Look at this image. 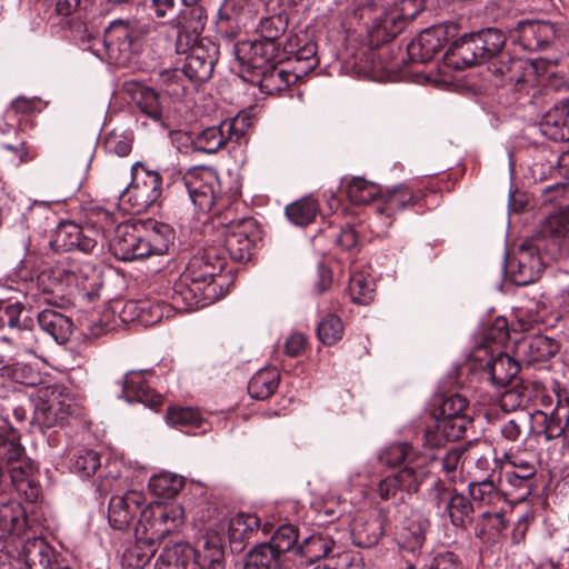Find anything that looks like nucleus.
I'll return each instance as SVG.
<instances>
[{"label":"nucleus","mask_w":569,"mask_h":569,"mask_svg":"<svg viewBox=\"0 0 569 569\" xmlns=\"http://www.w3.org/2000/svg\"><path fill=\"white\" fill-rule=\"evenodd\" d=\"M223 246H210L199 250L188 262L184 271L173 284L172 299L186 310L204 305L206 289L213 282L227 263Z\"/></svg>","instance_id":"1"},{"label":"nucleus","mask_w":569,"mask_h":569,"mask_svg":"<svg viewBox=\"0 0 569 569\" xmlns=\"http://www.w3.org/2000/svg\"><path fill=\"white\" fill-rule=\"evenodd\" d=\"M506 44L505 33L497 28H486L477 32L465 33L452 41L443 60L447 66L463 69L487 62L502 52Z\"/></svg>","instance_id":"2"},{"label":"nucleus","mask_w":569,"mask_h":569,"mask_svg":"<svg viewBox=\"0 0 569 569\" xmlns=\"http://www.w3.org/2000/svg\"><path fill=\"white\" fill-rule=\"evenodd\" d=\"M347 11L349 16L363 21L373 46L391 41L415 19L413 11L401 13L393 7L385 9L378 7L373 0H352Z\"/></svg>","instance_id":"3"},{"label":"nucleus","mask_w":569,"mask_h":569,"mask_svg":"<svg viewBox=\"0 0 569 569\" xmlns=\"http://www.w3.org/2000/svg\"><path fill=\"white\" fill-rule=\"evenodd\" d=\"M184 522L183 508L178 503L154 502L144 506L136 533L143 535L150 546L178 531ZM142 539V537L140 538Z\"/></svg>","instance_id":"4"},{"label":"nucleus","mask_w":569,"mask_h":569,"mask_svg":"<svg viewBox=\"0 0 569 569\" xmlns=\"http://www.w3.org/2000/svg\"><path fill=\"white\" fill-rule=\"evenodd\" d=\"M151 24L136 18L116 19L104 29L103 43L110 58L123 63L137 52Z\"/></svg>","instance_id":"5"},{"label":"nucleus","mask_w":569,"mask_h":569,"mask_svg":"<svg viewBox=\"0 0 569 569\" xmlns=\"http://www.w3.org/2000/svg\"><path fill=\"white\" fill-rule=\"evenodd\" d=\"M144 7L150 17L161 24H168L173 28H182L200 32L204 28L207 20L206 12L202 7L194 6L186 13L181 14L183 3L181 0H144Z\"/></svg>","instance_id":"6"},{"label":"nucleus","mask_w":569,"mask_h":569,"mask_svg":"<svg viewBox=\"0 0 569 569\" xmlns=\"http://www.w3.org/2000/svg\"><path fill=\"white\" fill-rule=\"evenodd\" d=\"M132 182L123 191L122 198L131 204L136 213L143 212L153 206L162 193V178L158 171L147 169L137 162L131 169Z\"/></svg>","instance_id":"7"},{"label":"nucleus","mask_w":569,"mask_h":569,"mask_svg":"<svg viewBox=\"0 0 569 569\" xmlns=\"http://www.w3.org/2000/svg\"><path fill=\"white\" fill-rule=\"evenodd\" d=\"M459 24L453 21L427 28L408 44V57L411 61L428 62L433 59L447 42L455 41L459 36Z\"/></svg>","instance_id":"8"},{"label":"nucleus","mask_w":569,"mask_h":569,"mask_svg":"<svg viewBox=\"0 0 569 569\" xmlns=\"http://www.w3.org/2000/svg\"><path fill=\"white\" fill-rule=\"evenodd\" d=\"M262 232L253 218H242L231 222L223 240V248L236 262H247L251 259Z\"/></svg>","instance_id":"9"},{"label":"nucleus","mask_w":569,"mask_h":569,"mask_svg":"<svg viewBox=\"0 0 569 569\" xmlns=\"http://www.w3.org/2000/svg\"><path fill=\"white\" fill-rule=\"evenodd\" d=\"M280 43L261 39L241 41L236 47V54L239 62L247 68L253 79L260 71L282 59L280 58Z\"/></svg>","instance_id":"10"},{"label":"nucleus","mask_w":569,"mask_h":569,"mask_svg":"<svg viewBox=\"0 0 569 569\" xmlns=\"http://www.w3.org/2000/svg\"><path fill=\"white\" fill-rule=\"evenodd\" d=\"M401 532L399 546L401 549L417 553L426 542V533L430 528L428 516L420 509L403 505L398 510Z\"/></svg>","instance_id":"11"},{"label":"nucleus","mask_w":569,"mask_h":569,"mask_svg":"<svg viewBox=\"0 0 569 569\" xmlns=\"http://www.w3.org/2000/svg\"><path fill=\"white\" fill-rule=\"evenodd\" d=\"M569 231V206L549 214L540 227L539 233L530 240L541 241L545 256L552 259L561 254L565 237Z\"/></svg>","instance_id":"12"},{"label":"nucleus","mask_w":569,"mask_h":569,"mask_svg":"<svg viewBox=\"0 0 569 569\" xmlns=\"http://www.w3.org/2000/svg\"><path fill=\"white\" fill-rule=\"evenodd\" d=\"M423 196L407 184H398L380 194L375 204L376 212L390 226L399 212L420 206Z\"/></svg>","instance_id":"13"},{"label":"nucleus","mask_w":569,"mask_h":569,"mask_svg":"<svg viewBox=\"0 0 569 569\" xmlns=\"http://www.w3.org/2000/svg\"><path fill=\"white\" fill-rule=\"evenodd\" d=\"M143 231L131 223H121L116 228L109 249L120 261H133L147 258Z\"/></svg>","instance_id":"14"},{"label":"nucleus","mask_w":569,"mask_h":569,"mask_svg":"<svg viewBox=\"0 0 569 569\" xmlns=\"http://www.w3.org/2000/svg\"><path fill=\"white\" fill-rule=\"evenodd\" d=\"M543 254L541 241L525 240L519 247L517 269L511 272L513 283L527 286L535 282L545 264Z\"/></svg>","instance_id":"15"},{"label":"nucleus","mask_w":569,"mask_h":569,"mask_svg":"<svg viewBox=\"0 0 569 569\" xmlns=\"http://www.w3.org/2000/svg\"><path fill=\"white\" fill-rule=\"evenodd\" d=\"M146 498L141 491L130 490L122 496H114L109 501L108 520L117 530L127 529L144 508Z\"/></svg>","instance_id":"16"},{"label":"nucleus","mask_w":569,"mask_h":569,"mask_svg":"<svg viewBox=\"0 0 569 569\" xmlns=\"http://www.w3.org/2000/svg\"><path fill=\"white\" fill-rule=\"evenodd\" d=\"M492 72L501 76L503 82L520 94H529L530 90L535 89L537 70L530 61L509 58L507 61H500L499 66L495 64Z\"/></svg>","instance_id":"17"},{"label":"nucleus","mask_w":569,"mask_h":569,"mask_svg":"<svg viewBox=\"0 0 569 569\" xmlns=\"http://www.w3.org/2000/svg\"><path fill=\"white\" fill-rule=\"evenodd\" d=\"M559 350V341L545 335L525 337L517 345L522 361L533 368L545 367Z\"/></svg>","instance_id":"18"},{"label":"nucleus","mask_w":569,"mask_h":569,"mask_svg":"<svg viewBox=\"0 0 569 569\" xmlns=\"http://www.w3.org/2000/svg\"><path fill=\"white\" fill-rule=\"evenodd\" d=\"M217 59L218 49L216 44L208 41L206 47L201 41L190 49L181 68L190 83L204 82L211 78Z\"/></svg>","instance_id":"19"},{"label":"nucleus","mask_w":569,"mask_h":569,"mask_svg":"<svg viewBox=\"0 0 569 569\" xmlns=\"http://www.w3.org/2000/svg\"><path fill=\"white\" fill-rule=\"evenodd\" d=\"M90 273H94V270L88 264L79 266L72 261H62L43 270L39 276V281L41 283H44L46 280L52 281L49 287H44L43 290L47 292H53L54 287L62 284L87 289L86 282L89 280Z\"/></svg>","instance_id":"20"},{"label":"nucleus","mask_w":569,"mask_h":569,"mask_svg":"<svg viewBox=\"0 0 569 569\" xmlns=\"http://www.w3.org/2000/svg\"><path fill=\"white\" fill-rule=\"evenodd\" d=\"M516 40L528 51L548 48L557 38L558 29L549 21H519L516 28Z\"/></svg>","instance_id":"21"},{"label":"nucleus","mask_w":569,"mask_h":569,"mask_svg":"<svg viewBox=\"0 0 569 569\" xmlns=\"http://www.w3.org/2000/svg\"><path fill=\"white\" fill-rule=\"evenodd\" d=\"M152 373V369L132 370L126 373L122 395L128 402H141L150 408L161 403V396L146 383V377Z\"/></svg>","instance_id":"22"},{"label":"nucleus","mask_w":569,"mask_h":569,"mask_svg":"<svg viewBox=\"0 0 569 569\" xmlns=\"http://www.w3.org/2000/svg\"><path fill=\"white\" fill-rule=\"evenodd\" d=\"M242 133L234 128V121H222L218 126L203 129L198 133L196 151L212 154L220 150L228 141H238Z\"/></svg>","instance_id":"23"},{"label":"nucleus","mask_w":569,"mask_h":569,"mask_svg":"<svg viewBox=\"0 0 569 569\" xmlns=\"http://www.w3.org/2000/svg\"><path fill=\"white\" fill-rule=\"evenodd\" d=\"M519 372V363L509 355L499 352L491 357L481 372V378L489 381L497 389L510 385Z\"/></svg>","instance_id":"24"},{"label":"nucleus","mask_w":569,"mask_h":569,"mask_svg":"<svg viewBox=\"0 0 569 569\" xmlns=\"http://www.w3.org/2000/svg\"><path fill=\"white\" fill-rule=\"evenodd\" d=\"M20 558L26 569H71L54 558L52 549L41 538L28 539L22 547Z\"/></svg>","instance_id":"25"},{"label":"nucleus","mask_w":569,"mask_h":569,"mask_svg":"<svg viewBox=\"0 0 569 569\" xmlns=\"http://www.w3.org/2000/svg\"><path fill=\"white\" fill-rule=\"evenodd\" d=\"M260 528V519L253 513L240 512L232 517L228 523V538L233 551L240 552L250 542Z\"/></svg>","instance_id":"26"},{"label":"nucleus","mask_w":569,"mask_h":569,"mask_svg":"<svg viewBox=\"0 0 569 569\" xmlns=\"http://www.w3.org/2000/svg\"><path fill=\"white\" fill-rule=\"evenodd\" d=\"M466 420H455L451 425L446 420L433 419L432 425L428 426L423 435V445L429 448H440L449 441L461 439L466 432Z\"/></svg>","instance_id":"27"},{"label":"nucleus","mask_w":569,"mask_h":569,"mask_svg":"<svg viewBox=\"0 0 569 569\" xmlns=\"http://www.w3.org/2000/svg\"><path fill=\"white\" fill-rule=\"evenodd\" d=\"M40 329L58 345L66 343L73 330L72 320L58 310L47 308L38 313Z\"/></svg>","instance_id":"28"},{"label":"nucleus","mask_w":569,"mask_h":569,"mask_svg":"<svg viewBox=\"0 0 569 569\" xmlns=\"http://www.w3.org/2000/svg\"><path fill=\"white\" fill-rule=\"evenodd\" d=\"M299 78L296 71H289L278 66L277 62L260 71L258 76L251 79L257 82L261 92L274 94L288 88Z\"/></svg>","instance_id":"29"},{"label":"nucleus","mask_w":569,"mask_h":569,"mask_svg":"<svg viewBox=\"0 0 569 569\" xmlns=\"http://www.w3.org/2000/svg\"><path fill=\"white\" fill-rule=\"evenodd\" d=\"M539 479L512 472H500L502 493L515 502L526 501L537 490Z\"/></svg>","instance_id":"30"},{"label":"nucleus","mask_w":569,"mask_h":569,"mask_svg":"<svg viewBox=\"0 0 569 569\" xmlns=\"http://www.w3.org/2000/svg\"><path fill=\"white\" fill-rule=\"evenodd\" d=\"M427 461L428 459L420 453L413 459V462H408L395 473L402 491L408 493L419 491L429 476Z\"/></svg>","instance_id":"31"},{"label":"nucleus","mask_w":569,"mask_h":569,"mask_svg":"<svg viewBox=\"0 0 569 569\" xmlns=\"http://www.w3.org/2000/svg\"><path fill=\"white\" fill-rule=\"evenodd\" d=\"M568 100L556 103L551 109L542 113L540 120L541 132L555 141H563L568 138L567 129Z\"/></svg>","instance_id":"32"},{"label":"nucleus","mask_w":569,"mask_h":569,"mask_svg":"<svg viewBox=\"0 0 569 569\" xmlns=\"http://www.w3.org/2000/svg\"><path fill=\"white\" fill-rule=\"evenodd\" d=\"M142 231L147 258L152 254L161 256L168 252L174 239V231L169 224L156 221L150 224L149 229Z\"/></svg>","instance_id":"33"},{"label":"nucleus","mask_w":569,"mask_h":569,"mask_svg":"<svg viewBox=\"0 0 569 569\" xmlns=\"http://www.w3.org/2000/svg\"><path fill=\"white\" fill-rule=\"evenodd\" d=\"M283 54H286L287 60L295 61L297 63L295 71L299 74V77L310 72L319 63L317 57V46L313 42H307L303 46L297 48V43H293L292 39H289L283 44Z\"/></svg>","instance_id":"34"},{"label":"nucleus","mask_w":569,"mask_h":569,"mask_svg":"<svg viewBox=\"0 0 569 569\" xmlns=\"http://www.w3.org/2000/svg\"><path fill=\"white\" fill-rule=\"evenodd\" d=\"M468 400L459 393H451L439 399L437 408L433 410V418L446 420L451 425L456 419L466 420V429L471 425V418L466 413Z\"/></svg>","instance_id":"35"},{"label":"nucleus","mask_w":569,"mask_h":569,"mask_svg":"<svg viewBox=\"0 0 569 569\" xmlns=\"http://www.w3.org/2000/svg\"><path fill=\"white\" fill-rule=\"evenodd\" d=\"M70 406L64 401L53 399L40 401L34 407L33 419L44 428L63 425L70 416Z\"/></svg>","instance_id":"36"},{"label":"nucleus","mask_w":569,"mask_h":569,"mask_svg":"<svg viewBox=\"0 0 569 569\" xmlns=\"http://www.w3.org/2000/svg\"><path fill=\"white\" fill-rule=\"evenodd\" d=\"M282 558L267 542L258 543L247 553L242 569H286Z\"/></svg>","instance_id":"37"},{"label":"nucleus","mask_w":569,"mask_h":569,"mask_svg":"<svg viewBox=\"0 0 569 569\" xmlns=\"http://www.w3.org/2000/svg\"><path fill=\"white\" fill-rule=\"evenodd\" d=\"M192 560H194V549L189 543L176 542L163 549L156 569H188Z\"/></svg>","instance_id":"38"},{"label":"nucleus","mask_w":569,"mask_h":569,"mask_svg":"<svg viewBox=\"0 0 569 569\" xmlns=\"http://www.w3.org/2000/svg\"><path fill=\"white\" fill-rule=\"evenodd\" d=\"M280 373L276 368L257 371L248 382V393L256 400H264L274 393L279 386Z\"/></svg>","instance_id":"39"},{"label":"nucleus","mask_w":569,"mask_h":569,"mask_svg":"<svg viewBox=\"0 0 569 569\" xmlns=\"http://www.w3.org/2000/svg\"><path fill=\"white\" fill-rule=\"evenodd\" d=\"M473 512L475 507L470 498L456 490L440 517L448 518L457 529H466Z\"/></svg>","instance_id":"40"},{"label":"nucleus","mask_w":569,"mask_h":569,"mask_svg":"<svg viewBox=\"0 0 569 569\" xmlns=\"http://www.w3.org/2000/svg\"><path fill=\"white\" fill-rule=\"evenodd\" d=\"M545 436L548 440L561 437L569 431V400L559 399L556 407L543 413Z\"/></svg>","instance_id":"41"},{"label":"nucleus","mask_w":569,"mask_h":569,"mask_svg":"<svg viewBox=\"0 0 569 569\" xmlns=\"http://www.w3.org/2000/svg\"><path fill=\"white\" fill-rule=\"evenodd\" d=\"M24 510L16 501H0V537L18 535L24 527Z\"/></svg>","instance_id":"42"},{"label":"nucleus","mask_w":569,"mask_h":569,"mask_svg":"<svg viewBox=\"0 0 569 569\" xmlns=\"http://www.w3.org/2000/svg\"><path fill=\"white\" fill-rule=\"evenodd\" d=\"M332 549V542L328 541L322 537H308L303 540V542L298 546L293 553L300 558L299 565H309L315 560H320L325 558H331L329 552Z\"/></svg>","instance_id":"43"},{"label":"nucleus","mask_w":569,"mask_h":569,"mask_svg":"<svg viewBox=\"0 0 569 569\" xmlns=\"http://www.w3.org/2000/svg\"><path fill=\"white\" fill-rule=\"evenodd\" d=\"M138 108L152 120H160L162 112L158 93L150 87L132 83L129 88Z\"/></svg>","instance_id":"44"},{"label":"nucleus","mask_w":569,"mask_h":569,"mask_svg":"<svg viewBox=\"0 0 569 569\" xmlns=\"http://www.w3.org/2000/svg\"><path fill=\"white\" fill-rule=\"evenodd\" d=\"M420 452L409 442H396L382 448L378 455V460L386 467L405 466L413 462Z\"/></svg>","instance_id":"45"},{"label":"nucleus","mask_w":569,"mask_h":569,"mask_svg":"<svg viewBox=\"0 0 569 569\" xmlns=\"http://www.w3.org/2000/svg\"><path fill=\"white\" fill-rule=\"evenodd\" d=\"M319 211L318 202L311 197H305L286 207V216L296 226H307L312 222Z\"/></svg>","instance_id":"46"},{"label":"nucleus","mask_w":569,"mask_h":569,"mask_svg":"<svg viewBox=\"0 0 569 569\" xmlns=\"http://www.w3.org/2000/svg\"><path fill=\"white\" fill-rule=\"evenodd\" d=\"M381 193L378 184L360 177H353L347 186V196L355 204H367L376 200Z\"/></svg>","instance_id":"47"},{"label":"nucleus","mask_w":569,"mask_h":569,"mask_svg":"<svg viewBox=\"0 0 569 569\" xmlns=\"http://www.w3.org/2000/svg\"><path fill=\"white\" fill-rule=\"evenodd\" d=\"M468 493L472 503L476 502L482 506L492 505L501 500L503 496L502 488L499 489L490 478L470 482Z\"/></svg>","instance_id":"48"},{"label":"nucleus","mask_w":569,"mask_h":569,"mask_svg":"<svg viewBox=\"0 0 569 569\" xmlns=\"http://www.w3.org/2000/svg\"><path fill=\"white\" fill-rule=\"evenodd\" d=\"M189 79L182 68L164 69L158 74V83L171 97H182L188 90Z\"/></svg>","instance_id":"49"},{"label":"nucleus","mask_w":569,"mask_h":569,"mask_svg":"<svg viewBox=\"0 0 569 569\" xmlns=\"http://www.w3.org/2000/svg\"><path fill=\"white\" fill-rule=\"evenodd\" d=\"M289 26L287 13H278L274 16L262 18L258 24L257 32L263 41L279 43L278 40L286 33Z\"/></svg>","instance_id":"50"},{"label":"nucleus","mask_w":569,"mask_h":569,"mask_svg":"<svg viewBox=\"0 0 569 569\" xmlns=\"http://www.w3.org/2000/svg\"><path fill=\"white\" fill-rule=\"evenodd\" d=\"M182 487L183 478L169 472H161L149 480V489L160 498H173Z\"/></svg>","instance_id":"51"},{"label":"nucleus","mask_w":569,"mask_h":569,"mask_svg":"<svg viewBox=\"0 0 569 569\" xmlns=\"http://www.w3.org/2000/svg\"><path fill=\"white\" fill-rule=\"evenodd\" d=\"M78 239L74 240V249L88 254H99L103 250L104 236L101 230L78 224Z\"/></svg>","instance_id":"52"},{"label":"nucleus","mask_w":569,"mask_h":569,"mask_svg":"<svg viewBox=\"0 0 569 569\" xmlns=\"http://www.w3.org/2000/svg\"><path fill=\"white\" fill-rule=\"evenodd\" d=\"M26 306L22 302H1L0 303V330L4 328L23 329L31 322L29 317H23Z\"/></svg>","instance_id":"53"},{"label":"nucleus","mask_w":569,"mask_h":569,"mask_svg":"<svg viewBox=\"0 0 569 569\" xmlns=\"http://www.w3.org/2000/svg\"><path fill=\"white\" fill-rule=\"evenodd\" d=\"M375 284L370 277L355 272L349 280L348 292L352 302L369 305L373 299Z\"/></svg>","instance_id":"54"},{"label":"nucleus","mask_w":569,"mask_h":569,"mask_svg":"<svg viewBox=\"0 0 569 569\" xmlns=\"http://www.w3.org/2000/svg\"><path fill=\"white\" fill-rule=\"evenodd\" d=\"M194 562L200 569H224V552L221 546L204 541L199 550H194Z\"/></svg>","instance_id":"55"},{"label":"nucleus","mask_w":569,"mask_h":569,"mask_svg":"<svg viewBox=\"0 0 569 569\" xmlns=\"http://www.w3.org/2000/svg\"><path fill=\"white\" fill-rule=\"evenodd\" d=\"M468 525L473 528L475 535L483 539L489 530L500 531L506 528L505 517L501 512L482 511L477 517H471Z\"/></svg>","instance_id":"56"},{"label":"nucleus","mask_w":569,"mask_h":569,"mask_svg":"<svg viewBox=\"0 0 569 569\" xmlns=\"http://www.w3.org/2000/svg\"><path fill=\"white\" fill-rule=\"evenodd\" d=\"M78 224L71 221L61 222L56 228L51 240L50 246L54 251L58 252H67L74 250L76 242L78 238Z\"/></svg>","instance_id":"57"},{"label":"nucleus","mask_w":569,"mask_h":569,"mask_svg":"<svg viewBox=\"0 0 569 569\" xmlns=\"http://www.w3.org/2000/svg\"><path fill=\"white\" fill-rule=\"evenodd\" d=\"M501 466L511 467V469L525 468V470H538L540 460L533 449L518 448L516 450L510 449L503 453Z\"/></svg>","instance_id":"58"},{"label":"nucleus","mask_w":569,"mask_h":569,"mask_svg":"<svg viewBox=\"0 0 569 569\" xmlns=\"http://www.w3.org/2000/svg\"><path fill=\"white\" fill-rule=\"evenodd\" d=\"M100 455L92 449H80L73 456L71 470L81 477H90L100 468Z\"/></svg>","instance_id":"59"},{"label":"nucleus","mask_w":569,"mask_h":569,"mask_svg":"<svg viewBox=\"0 0 569 569\" xmlns=\"http://www.w3.org/2000/svg\"><path fill=\"white\" fill-rule=\"evenodd\" d=\"M299 538L298 529L291 523L280 526L271 537V540L267 542L277 551L281 557L284 553L291 551L297 543Z\"/></svg>","instance_id":"60"},{"label":"nucleus","mask_w":569,"mask_h":569,"mask_svg":"<svg viewBox=\"0 0 569 569\" xmlns=\"http://www.w3.org/2000/svg\"><path fill=\"white\" fill-rule=\"evenodd\" d=\"M343 323L336 315L326 316L317 327L318 339L326 346H332L342 338Z\"/></svg>","instance_id":"61"},{"label":"nucleus","mask_w":569,"mask_h":569,"mask_svg":"<svg viewBox=\"0 0 569 569\" xmlns=\"http://www.w3.org/2000/svg\"><path fill=\"white\" fill-rule=\"evenodd\" d=\"M455 491L453 487L448 486L440 478H437L428 489L429 502L439 511V515L443 513Z\"/></svg>","instance_id":"62"},{"label":"nucleus","mask_w":569,"mask_h":569,"mask_svg":"<svg viewBox=\"0 0 569 569\" xmlns=\"http://www.w3.org/2000/svg\"><path fill=\"white\" fill-rule=\"evenodd\" d=\"M214 177L210 172H200L197 169L189 170L182 178V183L188 191L189 198L200 193L204 188L213 186Z\"/></svg>","instance_id":"63"},{"label":"nucleus","mask_w":569,"mask_h":569,"mask_svg":"<svg viewBox=\"0 0 569 569\" xmlns=\"http://www.w3.org/2000/svg\"><path fill=\"white\" fill-rule=\"evenodd\" d=\"M167 421L173 426H196L201 422L200 412L193 408H169L167 411Z\"/></svg>","instance_id":"64"}]
</instances>
